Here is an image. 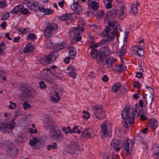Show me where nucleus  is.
Instances as JSON below:
<instances>
[{
    "mask_svg": "<svg viewBox=\"0 0 159 159\" xmlns=\"http://www.w3.org/2000/svg\"><path fill=\"white\" fill-rule=\"evenodd\" d=\"M136 52L138 55L140 57L142 56L144 54V51L143 49L139 48H137Z\"/></svg>",
    "mask_w": 159,
    "mask_h": 159,
    "instance_id": "79ce46f5",
    "label": "nucleus"
},
{
    "mask_svg": "<svg viewBox=\"0 0 159 159\" xmlns=\"http://www.w3.org/2000/svg\"><path fill=\"white\" fill-rule=\"evenodd\" d=\"M52 132V138L57 142H61L64 139V136L61 134L59 129H57V131H53Z\"/></svg>",
    "mask_w": 159,
    "mask_h": 159,
    "instance_id": "9d476101",
    "label": "nucleus"
},
{
    "mask_svg": "<svg viewBox=\"0 0 159 159\" xmlns=\"http://www.w3.org/2000/svg\"><path fill=\"white\" fill-rule=\"evenodd\" d=\"M97 63L99 65L104 66V57L100 55V57H97Z\"/></svg>",
    "mask_w": 159,
    "mask_h": 159,
    "instance_id": "7c9ffc66",
    "label": "nucleus"
},
{
    "mask_svg": "<svg viewBox=\"0 0 159 159\" xmlns=\"http://www.w3.org/2000/svg\"><path fill=\"white\" fill-rule=\"evenodd\" d=\"M88 37L90 39V42L91 43H93L94 42V38L92 35L91 34L88 35Z\"/></svg>",
    "mask_w": 159,
    "mask_h": 159,
    "instance_id": "69168bd1",
    "label": "nucleus"
},
{
    "mask_svg": "<svg viewBox=\"0 0 159 159\" xmlns=\"http://www.w3.org/2000/svg\"><path fill=\"white\" fill-rule=\"evenodd\" d=\"M53 11L52 10H51L49 8H47L45 10L44 14L46 15H49L52 13Z\"/></svg>",
    "mask_w": 159,
    "mask_h": 159,
    "instance_id": "09e8293b",
    "label": "nucleus"
},
{
    "mask_svg": "<svg viewBox=\"0 0 159 159\" xmlns=\"http://www.w3.org/2000/svg\"><path fill=\"white\" fill-rule=\"evenodd\" d=\"M139 116V112L137 110V109H136L134 111H132V114L128 117L129 118L127 119V120L130 124H132L134 123V119L138 117Z\"/></svg>",
    "mask_w": 159,
    "mask_h": 159,
    "instance_id": "ddd939ff",
    "label": "nucleus"
},
{
    "mask_svg": "<svg viewBox=\"0 0 159 159\" xmlns=\"http://www.w3.org/2000/svg\"><path fill=\"white\" fill-rule=\"evenodd\" d=\"M39 61L43 65H46L49 64L50 62L48 59V57H43L39 59Z\"/></svg>",
    "mask_w": 159,
    "mask_h": 159,
    "instance_id": "c756f323",
    "label": "nucleus"
},
{
    "mask_svg": "<svg viewBox=\"0 0 159 159\" xmlns=\"http://www.w3.org/2000/svg\"><path fill=\"white\" fill-rule=\"evenodd\" d=\"M22 92L26 98L33 97L35 94V90L31 89L24 88Z\"/></svg>",
    "mask_w": 159,
    "mask_h": 159,
    "instance_id": "9b49d317",
    "label": "nucleus"
},
{
    "mask_svg": "<svg viewBox=\"0 0 159 159\" xmlns=\"http://www.w3.org/2000/svg\"><path fill=\"white\" fill-rule=\"evenodd\" d=\"M115 12L114 9L108 12L104 19L105 22L107 23L108 25L105 29V36L108 41H113L116 35L118 37L119 32L120 31V26L118 22L115 20L111 21L116 16Z\"/></svg>",
    "mask_w": 159,
    "mask_h": 159,
    "instance_id": "f257e3e1",
    "label": "nucleus"
},
{
    "mask_svg": "<svg viewBox=\"0 0 159 159\" xmlns=\"http://www.w3.org/2000/svg\"><path fill=\"white\" fill-rule=\"evenodd\" d=\"M9 17V14L8 12H5L3 14L1 18L2 20H5Z\"/></svg>",
    "mask_w": 159,
    "mask_h": 159,
    "instance_id": "a18cd8bd",
    "label": "nucleus"
},
{
    "mask_svg": "<svg viewBox=\"0 0 159 159\" xmlns=\"http://www.w3.org/2000/svg\"><path fill=\"white\" fill-rule=\"evenodd\" d=\"M139 4L138 2L132 4L130 9V12L133 14H135L138 12L137 6H139Z\"/></svg>",
    "mask_w": 159,
    "mask_h": 159,
    "instance_id": "a878e982",
    "label": "nucleus"
},
{
    "mask_svg": "<svg viewBox=\"0 0 159 159\" xmlns=\"http://www.w3.org/2000/svg\"><path fill=\"white\" fill-rule=\"evenodd\" d=\"M120 84L118 83L115 84L112 87L111 91L114 93H116L120 87Z\"/></svg>",
    "mask_w": 159,
    "mask_h": 159,
    "instance_id": "2f4dec72",
    "label": "nucleus"
},
{
    "mask_svg": "<svg viewBox=\"0 0 159 159\" xmlns=\"http://www.w3.org/2000/svg\"><path fill=\"white\" fill-rule=\"evenodd\" d=\"M28 12V10L27 8H24L21 10V13L23 14L26 15Z\"/></svg>",
    "mask_w": 159,
    "mask_h": 159,
    "instance_id": "680f3d73",
    "label": "nucleus"
},
{
    "mask_svg": "<svg viewBox=\"0 0 159 159\" xmlns=\"http://www.w3.org/2000/svg\"><path fill=\"white\" fill-rule=\"evenodd\" d=\"M91 132L92 129L90 128L85 129L82 133L81 136L82 137H85L88 138H91L90 134Z\"/></svg>",
    "mask_w": 159,
    "mask_h": 159,
    "instance_id": "5701e85b",
    "label": "nucleus"
},
{
    "mask_svg": "<svg viewBox=\"0 0 159 159\" xmlns=\"http://www.w3.org/2000/svg\"><path fill=\"white\" fill-rule=\"evenodd\" d=\"M123 143L124 141L122 140L114 139L111 141V145L115 148V151H118L120 150Z\"/></svg>",
    "mask_w": 159,
    "mask_h": 159,
    "instance_id": "0eeeda50",
    "label": "nucleus"
},
{
    "mask_svg": "<svg viewBox=\"0 0 159 159\" xmlns=\"http://www.w3.org/2000/svg\"><path fill=\"white\" fill-rule=\"evenodd\" d=\"M62 130L63 131H64L66 134L68 133H72V130L70 129V128L69 126L66 127H63L62 128Z\"/></svg>",
    "mask_w": 159,
    "mask_h": 159,
    "instance_id": "4c0bfd02",
    "label": "nucleus"
},
{
    "mask_svg": "<svg viewBox=\"0 0 159 159\" xmlns=\"http://www.w3.org/2000/svg\"><path fill=\"white\" fill-rule=\"evenodd\" d=\"M43 124L46 129L50 132H52L53 130L57 128V125H55L51 120L50 115L46 114L44 116Z\"/></svg>",
    "mask_w": 159,
    "mask_h": 159,
    "instance_id": "f03ea898",
    "label": "nucleus"
},
{
    "mask_svg": "<svg viewBox=\"0 0 159 159\" xmlns=\"http://www.w3.org/2000/svg\"><path fill=\"white\" fill-rule=\"evenodd\" d=\"M7 4L5 1L3 0L0 1V7L1 8H4L7 6Z\"/></svg>",
    "mask_w": 159,
    "mask_h": 159,
    "instance_id": "49530a36",
    "label": "nucleus"
},
{
    "mask_svg": "<svg viewBox=\"0 0 159 159\" xmlns=\"http://www.w3.org/2000/svg\"><path fill=\"white\" fill-rule=\"evenodd\" d=\"M30 144L33 146V148L34 149H37L41 147L42 143L39 139L36 137H34L33 139L30 141Z\"/></svg>",
    "mask_w": 159,
    "mask_h": 159,
    "instance_id": "6e6552de",
    "label": "nucleus"
},
{
    "mask_svg": "<svg viewBox=\"0 0 159 159\" xmlns=\"http://www.w3.org/2000/svg\"><path fill=\"white\" fill-rule=\"evenodd\" d=\"M26 136V133L25 132L18 133L16 137L15 141L16 142L18 143L25 142Z\"/></svg>",
    "mask_w": 159,
    "mask_h": 159,
    "instance_id": "f8f14e48",
    "label": "nucleus"
},
{
    "mask_svg": "<svg viewBox=\"0 0 159 159\" xmlns=\"http://www.w3.org/2000/svg\"><path fill=\"white\" fill-rule=\"evenodd\" d=\"M55 91L58 93H59V95H60L62 93L63 90L61 88H58Z\"/></svg>",
    "mask_w": 159,
    "mask_h": 159,
    "instance_id": "e2e57ef3",
    "label": "nucleus"
},
{
    "mask_svg": "<svg viewBox=\"0 0 159 159\" xmlns=\"http://www.w3.org/2000/svg\"><path fill=\"white\" fill-rule=\"evenodd\" d=\"M133 86L135 87H136L137 88H140L141 85L139 82L137 81L135 82L133 84Z\"/></svg>",
    "mask_w": 159,
    "mask_h": 159,
    "instance_id": "13d9d810",
    "label": "nucleus"
},
{
    "mask_svg": "<svg viewBox=\"0 0 159 159\" xmlns=\"http://www.w3.org/2000/svg\"><path fill=\"white\" fill-rule=\"evenodd\" d=\"M147 95H145L143 96V98L145 99V101L147 104L148 103L151 104L152 101L154 98V96L152 94H151L150 95H148L147 97Z\"/></svg>",
    "mask_w": 159,
    "mask_h": 159,
    "instance_id": "6ab92c4d",
    "label": "nucleus"
},
{
    "mask_svg": "<svg viewBox=\"0 0 159 159\" xmlns=\"http://www.w3.org/2000/svg\"><path fill=\"white\" fill-rule=\"evenodd\" d=\"M72 15L70 13H68L63 14L60 17V19L61 20H67L72 19Z\"/></svg>",
    "mask_w": 159,
    "mask_h": 159,
    "instance_id": "c85d7f7f",
    "label": "nucleus"
},
{
    "mask_svg": "<svg viewBox=\"0 0 159 159\" xmlns=\"http://www.w3.org/2000/svg\"><path fill=\"white\" fill-rule=\"evenodd\" d=\"M34 49L33 47L30 45H27L24 49V52L26 53H28Z\"/></svg>",
    "mask_w": 159,
    "mask_h": 159,
    "instance_id": "f704fd0d",
    "label": "nucleus"
},
{
    "mask_svg": "<svg viewBox=\"0 0 159 159\" xmlns=\"http://www.w3.org/2000/svg\"><path fill=\"white\" fill-rule=\"evenodd\" d=\"M78 14H80L81 13L82 11V7L80 5H79L78 7V8L76 9V10L75 11Z\"/></svg>",
    "mask_w": 159,
    "mask_h": 159,
    "instance_id": "4d7b16f0",
    "label": "nucleus"
},
{
    "mask_svg": "<svg viewBox=\"0 0 159 159\" xmlns=\"http://www.w3.org/2000/svg\"><path fill=\"white\" fill-rule=\"evenodd\" d=\"M158 123L156 120H152L150 122V127L153 129H155L157 127Z\"/></svg>",
    "mask_w": 159,
    "mask_h": 159,
    "instance_id": "72a5a7b5",
    "label": "nucleus"
},
{
    "mask_svg": "<svg viewBox=\"0 0 159 159\" xmlns=\"http://www.w3.org/2000/svg\"><path fill=\"white\" fill-rule=\"evenodd\" d=\"M57 25L54 23H48L44 30V33L46 38L48 39L52 35V32L57 29Z\"/></svg>",
    "mask_w": 159,
    "mask_h": 159,
    "instance_id": "7ed1b4c3",
    "label": "nucleus"
},
{
    "mask_svg": "<svg viewBox=\"0 0 159 159\" xmlns=\"http://www.w3.org/2000/svg\"><path fill=\"white\" fill-rule=\"evenodd\" d=\"M57 51H53L47 57L48 59L49 60H50V62L52 60H55L57 58Z\"/></svg>",
    "mask_w": 159,
    "mask_h": 159,
    "instance_id": "bb28decb",
    "label": "nucleus"
},
{
    "mask_svg": "<svg viewBox=\"0 0 159 159\" xmlns=\"http://www.w3.org/2000/svg\"><path fill=\"white\" fill-rule=\"evenodd\" d=\"M57 147V144L56 143H53L52 144H50L48 146L47 149L48 150H50L51 149H54Z\"/></svg>",
    "mask_w": 159,
    "mask_h": 159,
    "instance_id": "ea45409f",
    "label": "nucleus"
},
{
    "mask_svg": "<svg viewBox=\"0 0 159 159\" xmlns=\"http://www.w3.org/2000/svg\"><path fill=\"white\" fill-rule=\"evenodd\" d=\"M152 148L154 154V157L156 159H159V146L158 144H154L152 146Z\"/></svg>",
    "mask_w": 159,
    "mask_h": 159,
    "instance_id": "a211bd4d",
    "label": "nucleus"
},
{
    "mask_svg": "<svg viewBox=\"0 0 159 159\" xmlns=\"http://www.w3.org/2000/svg\"><path fill=\"white\" fill-rule=\"evenodd\" d=\"M38 10H39L42 12H44L45 10V8L43 7H39V5H38Z\"/></svg>",
    "mask_w": 159,
    "mask_h": 159,
    "instance_id": "338daca9",
    "label": "nucleus"
},
{
    "mask_svg": "<svg viewBox=\"0 0 159 159\" xmlns=\"http://www.w3.org/2000/svg\"><path fill=\"white\" fill-rule=\"evenodd\" d=\"M94 113L96 117L99 119H102L106 116L105 112L102 110V107L99 105H96L93 107Z\"/></svg>",
    "mask_w": 159,
    "mask_h": 159,
    "instance_id": "20e7f679",
    "label": "nucleus"
},
{
    "mask_svg": "<svg viewBox=\"0 0 159 159\" xmlns=\"http://www.w3.org/2000/svg\"><path fill=\"white\" fill-rule=\"evenodd\" d=\"M100 53L101 56L104 57L110 55L111 53V52L109 48L104 47L100 49Z\"/></svg>",
    "mask_w": 159,
    "mask_h": 159,
    "instance_id": "4468645a",
    "label": "nucleus"
},
{
    "mask_svg": "<svg viewBox=\"0 0 159 159\" xmlns=\"http://www.w3.org/2000/svg\"><path fill=\"white\" fill-rule=\"evenodd\" d=\"M69 54L71 58H75L76 55V51L72 52H69Z\"/></svg>",
    "mask_w": 159,
    "mask_h": 159,
    "instance_id": "052dcab7",
    "label": "nucleus"
},
{
    "mask_svg": "<svg viewBox=\"0 0 159 159\" xmlns=\"http://www.w3.org/2000/svg\"><path fill=\"white\" fill-rule=\"evenodd\" d=\"M126 47L125 45H123L120 47H118L116 49V53L118 54L119 56L120 57L121 56H124L126 53Z\"/></svg>",
    "mask_w": 159,
    "mask_h": 159,
    "instance_id": "f3484780",
    "label": "nucleus"
},
{
    "mask_svg": "<svg viewBox=\"0 0 159 159\" xmlns=\"http://www.w3.org/2000/svg\"><path fill=\"white\" fill-rule=\"evenodd\" d=\"M23 5H18L15 7L13 9L14 12L15 13L21 11L23 9Z\"/></svg>",
    "mask_w": 159,
    "mask_h": 159,
    "instance_id": "e433bc0d",
    "label": "nucleus"
},
{
    "mask_svg": "<svg viewBox=\"0 0 159 159\" xmlns=\"http://www.w3.org/2000/svg\"><path fill=\"white\" fill-rule=\"evenodd\" d=\"M28 7L30 9L34 11L38 10L39 5L37 2H34L32 3L30 2H28Z\"/></svg>",
    "mask_w": 159,
    "mask_h": 159,
    "instance_id": "393cba45",
    "label": "nucleus"
},
{
    "mask_svg": "<svg viewBox=\"0 0 159 159\" xmlns=\"http://www.w3.org/2000/svg\"><path fill=\"white\" fill-rule=\"evenodd\" d=\"M134 144V142L130 139H128L126 142L125 143L123 146L124 151L126 154L130 155L131 150L130 148V146L132 147Z\"/></svg>",
    "mask_w": 159,
    "mask_h": 159,
    "instance_id": "1a4fd4ad",
    "label": "nucleus"
},
{
    "mask_svg": "<svg viewBox=\"0 0 159 159\" xmlns=\"http://www.w3.org/2000/svg\"><path fill=\"white\" fill-rule=\"evenodd\" d=\"M124 7L122 6L120 7L119 9L115 10V14L116 16L119 17L122 16L124 14Z\"/></svg>",
    "mask_w": 159,
    "mask_h": 159,
    "instance_id": "cd10ccee",
    "label": "nucleus"
},
{
    "mask_svg": "<svg viewBox=\"0 0 159 159\" xmlns=\"http://www.w3.org/2000/svg\"><path fill=\"white\" fill-rule=\"evenodd\" d=\"M39 87L41 89H45L46 88L47 86L46 85L44 84V82L43 81H41L39 83Z\"/></svg>",
    "mask_w": 159,
    "mask_h": 159,
    "instance_id": "3c124183",
    "label": "nucleus"
},
{
    "mask_svg": "<svg viewBox=\"0 0 159 159\" xmlns=\"http://www.w3.org/2000/svg\"><path fill=\"white\" fill-rule=\"evenodd\" d=\"M79 5L78 3H73L71 5L70 7L72 10L75 11Z\"/></svg>",
    "mask_w": 159,
    "mask_h": 159,
    "instance_id": "de8ad7c7",
    "label": "nucleus"
},
{
    "mask_svg": "<svg viewBox=\"0 0 159 159\" xmlns=\"http://www.w3.org/2000/svg\"><path fill=\"white\" fill-rule=\"evenodd\" d=\"M98 52L97 50L95 49H93L92 51L91 55L93 58H95L97 56Z\"/></svg>",
    "mask_w": 159,
    "mask_h": 159,
    "instance_id": "37998d69",
    "label": "nucleus"
},
{
    "mask_svg": "<svg viewBox=\"0 0 159 159\" xmlns=\"http://www.w3.org/2000/svg\"><path fill=\"white\" fill-rule=\"evenodd\" d=\"M136 77L139 78H141L143 76V74L142 72L137 71L136 72Z\"/></svg>",
    "mask_w": 159,
    "mask_h": 159,
    "instance_id": "bf43d9fd",
    "label": "nucleus"
},
{
    "mask_svg": "<svg viewBox=\"0 0 159 159\" xmlns=\"http://www.w3.org/2000/svg\"><path fill=\"white\" fill-rule=\"evenodd\" d=\"M108 78L107 75H105L102 78V80L103 81L107 82L108 81Z\"/></svg>",
    "mask_w": 159,
    "mask_h": 159,
    "instance_id": "774afa93",
    "label": "nucleus"
},
{
    "mask_svg": "<svg viewBox=\"0 0 159 159\" xmlns=\"http://www.w3.org/2000/svg\"><path fill=\"white\" fill-rule=\"evenodd\" d=\"M106 40H102L101 42L100 43H98L97 44H93V45H92L90 47V48H92L93 49H94L96 48H97L99 46V45H102L103 44L105 43H106Z\"/></svg>",
    "mask_w": 159,
    "mask_h": 159,
    "instance_id": "58836bf2",
    "label": "nucleus"
},
{
    "mask_svg": "<svg viewBox=\"0 0 159 159\" xmlns=\"http://www.w3.org/2000/svg\"><path fill=\"white\" fill-rule=\"evenodd\" d=\"M84 30V28L82 27L78 26L75 28L70 32V35H73L74 38L75 39L76 41H80L81 39V37L80 34L82 33Z\"/></svg>",
    "mask_w": 159,
    "mask_h": 159,
    "instance_id": "39448f33",
    "label": "nucleus"
},
{
    "mask_svg": "<svg viewBox=\"0 0 159 159\" xmlns=\"http://www.w3.org/2000/svg\"><path fill=\"white\" fill-rule=\"evenodd\" d=\"M68 149L71 153L76 152V151L80 150L79 144L78 143H74L69 147Z\"/></svg>",
    "mask_w": 159,
    "mask_h": 159,
    "instance_id": "dca6fc26",
    "label": "nucleus"
},
{
    "mask_svg": "<svg viewBox=\"0 0 159 159\" xmlns=\"http://www.w3.org/2000/svg\"><path fill=\"white\" fill-rule=\"evenodd\" d=\"M129 118L128 117L127 118V119H126L125 120V121H122V124L123 125V126L124 127H125L126 128H127L128 127V124H127V122H128L129 124H131L127 120V119Z\"/></svg>",
    "mask_w": 159,
    "mask_h": 159,
    "instance_id": "5fc2aeb1",
    "label": "nucleus"
},
{
    "mask_svg": "<svg viewBox=\"0 0 159 159\" xmlns=\"http://www.w3.org/2000/svg\"><path fill=\"white\" fill-rule=\"evenodd\" d=\"M8 148V149H7L8 152L11 154L12 152L14 151H15L14 149L13 148V146L11 144L9 145Z\"/></svg>",
    "mask_w": 159,
    "mask_h": 159,
    "instance_id": "864d4df0",
    "label": "nucleus"
},
{
    "mask_svg": "<svg viewBox=\"0 0 159 159\" xmlns=\"http://www.w3.org/2000/svg\"><path fill=\"white\" fill-rule=\"evenodd\" d=\"M23 107L25 110H26L27 108H30V106L26 102H25L23 103Z\"/></svg>",
    "mask_w": 159,
    "mask_h": 159,
    "instance_id": "603ef678",
    "label": "nucleus"
},
{
    "mask_svg": "<svg viewBox=\"0 0 159 159\" xmlns=\"http://www.w3.org/2000/svg\"><path fill=\"white\" fill-rule=\"evenodd\" d=\"M116 61L112 57H108L105 61V62L107 66L110 68H112L113 66V64Z\"/></svg>",
    "mask_w": 159,
    "mask_h": 159,
    "instance_id": "aec40b11",
    "label": "nucleus"
},
{
    "mask_svg": "<svg viewBox=\"0 0 159 159\" xmlns=\"http://www.w3.org/2000/svg\"><path fill=\"white\" fill-rule=\"evenodd\" d=\"M88 5L90 6L92 9L94 10H97L98 7V3L96 2L93 1V0H88Z\"/></svg>",
    "mask_w": 159,
    "mask_h": 159,
    "instance_id": "412c9836",
    "label": "nucleus"
},
{
    "mask_svg": "<svg viewBox=\"0 0 159 159\" xmlns=\"http://www.w3.org/2000/svg\"><path fill=\"white\" fill-rule=\"evenodd\" d=\"M101 128L102 133L107 137V130L106 125L105 124H102L101 126Z\"/></svg>",
    "mask_w": 159,
    "mask_h": 159,
    "instance_id": "473e14b6",
    "label": "nucleus"
},
{
    "mask_svg": "<svg viewBox=\"0 0 159 159\" xmlns=\"http://www.w3.org/2000/svg\"><path fill=\"white\" fill-rule=\"evenodd\" d=\"M126 69V67L125 64L121 62L119 65L116 66L115 70L117 71L121 72L125 71Z\"/></svg>",
    "mask_w": 159,
    "mask_h": 159,
    "instance_id": "4be33fe9",
    "label": "nucleus"
},
{
    "mask_svg": "<svg viewBox=\"0 0 159 159\" xmlns=\"http://www.w3.org/2000/svg\"><path fill=\"white\" fill-rule=\"evenodd\" d=\"M130 108L125 107L121 113V117L122 119H127L130 111Z\"/></svg>",
    "mask_w": 159,
    "mask_h": 159,
    "instance_id": "b1692460",
    "label": "nucleus"
},
{
    "mask_svg": "<svg viewBox=\"0 0 159 159\" xmlns=\"http://www.w3.org/2000/svg\"><path fill=\"white\" fill-rule=\"evenodd\" d=\"M105 13L103 10H101L97 15V18L98 19H101L103 17Z\"/></svg>",
    "mask_w": 159,
    "mask_h": 159,
    "instance_id": "c03bdc74",
    "label": "nucleus"
},
{
    "mask_svg": "<svg viewBox=\"0 0 159 159\" xmlns=\"http://www.w3.org/2000/svg\"><path fill=\"white\" fill-rule=\"evenodd\" d=\"M67 73L71 77L75 78L76 76V73L75 67L72 66H68L67 68Z\"/></svg>",
    "mask_w": 159,
    "mask_h": 159,
    "instance_id": "2eb2a0df",
    "label": "nucleus"
},
{
    "mask_svg": "<svg viewBox=\"0 0 159 159\" xmlns=\"http://www.w3.org/2000/svg\"><path fill=\"white\" fill-rule=\"evenodd\" d=\"M5 48L4 44L2 42L0 45V53H2Z\"/></svg>",
    "mask_w": 159,
    "mask_h": 159,
    "instance_id": "6e6d98bb",
    "label": "nucleus"
},
{
    "mask_svg": "<svg viewBox=\"0 0 159 159\" xmlns=\"http://www.w3.org/2000/svg\"><path fill=\"white\" fill-rule=\"evenodd\" d=\"M14 119L12 120L13 121L11 124H8L6 123L0 122V130L2 129L5 132L9 133L15 126L14 122Z\"/></svg>",
    "mask_w": 159,
    "mask_h": 159,
    "instance_id": "423d86ee",
    "label": "nucleus"
},
{
    "mask_svg": "<svg viewBox=\"0 0 159 159\" xmlns=\"http://www.w3.org/2000/svg\"><path fill=\"white\" fill-rule=\"evenodd\" d=\"M0 27L3 29H5L6 27V22L5 21L2 22L0 25Z\"/></svg>",
    "mask_w": 159,
    "mask_h": 159,
    "instance_id": "0e129e2a",
    "label": "nucleus"
},
{
    "mask_svg": "<svg viewBox=\"0 0 159 159\" xmlns=\"http://www.w3.org/2000/svg\"><path fill=\"white\" fill-rule=\"evenodd\" d=\"M105 3V6L107 9H110L111 8L112 5V2H107Z\"/></svg>",
    "mask_w": 159,
    "mask_h": 159,
    "instance_id": "8fccbe9b",
    "label": "nucleus"
},
{
    "mask_svg": "<svg viewBox=\"0 0 159 159\" xmlns=\"http://www.w3.org/2000/svg\"><path fill=\"white\" fill-rule=\"evenodd\" d=\"M55 96L57 98H55L54 97L52 96L51 97V98L53 101L56 102H57L59 101L60 99V96L59 93H58L55 91Z\"/></svg>",
    "mask_w": 159,
    "mask_h": 159,
    "instance_id": "c9c22d12",
    "label": "nucleus"
},
{
    "mask_svg": "<svg viewBox=\"0 0 159 159\" xmlns=\"http://www.w3.org/2000/svg\"><path fill=\"white\" fill-rule=\"evenodd\" d=\"M36 38L35 34L34 33L29 34L27 37V39L29 40H34Z\"/></svg>",
    "mask_w": 159,
    "mask_h": 159,
    "instance_id": "a19ab883",
    "label": "nucleus"
}]
</instances>
